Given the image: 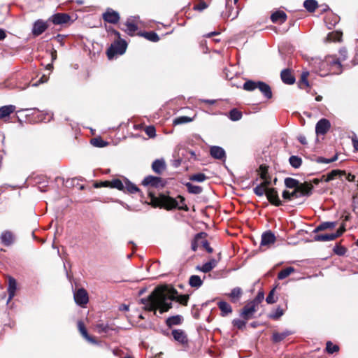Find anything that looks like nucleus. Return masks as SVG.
Wrapping results in <instances>:
<instances>
[{"label": "nucleus", "mask_w": 358, "mask_h": 358, "mask_svg": "<svg viewBox=\"0 0 358 358\" xmlns=\"http://www.w3.org/2000/svg\"><path fill=\"white\" fill-rule=\"evenodd\" d=\"M173 300L186 306L189 296L178 295V292L174 288L162 285L157 287L148 297L141 299L140 303L143 305L144 310L153 311L154 314L157 315V310H159L160 314L167 312L172 307Z\"/></svg>", "instance_id": "1"}, {"label": "nucleus", "mask_w": 358, "mask_h": 358, "mask_svg": "<svg viewBox=\"0 0 358 358\" xmlns=\"http://www.w3.org/2000/svg\"><path fill=\"white\" fill-rule=\"evenodd\" d=\"M150 203L155 207H164L169 210L178 208L181 210H188V208L185 203V199L181 196H178L177 199H173L164 195H162L157 198L154 196L152 193H150Z\"/></svg>", "instance_id": "2"}, {"label": "nucleus", "mask_w": 358, "mask_h": 358, "mask_svg": "<svg viewBox=\"0 0 358 358\" xmlns=\"http://www.w3.org/2000/svg\"><path fill=\"white\" fill-rule=\"evenodd\" d=\"M320 71L322 76L329 73H340L341 72V63L335 57H327L324 61L320 62Z\"/></svg>", "instance_id": "3"}, {"label": "nucleus", "mask_w": 358, "mask_h": 358, "mask_svg": "<svg viewBox=\"0 0 358 358\" xmlns=\"http://www.w3.org/2000/svg\"><path fill=\"white\" fill-rule=\"evenodd\" d=\"M313 186L311 183L305 182L297 189H294L292 192L285 190L282 192V198L285 200H292L294 198H299L303 196H309L312 193Z\"/></svg>", "instance_id": "4"}, {"label": "nucleus", "mask_w": 358, "mask_h": 358, "mask_svg": "<svg viewBox=\"0 0 358 358\" xmlns=\"http://www.w3.org/2000/svg\"><path fill=\"white\" fill-rule=\"evenodd\" d=\"M243 89L247 91H253L256 89H259L267 99H271L272 96L271 87L264 82L248 80L243 84Z\"/></svg>", "instance_id": "5"}, {"label": "nucleus", "mask_w": 358, "mask_h": 358, "mask_svg": "<svg viewBox=\"0 0 358 358\" xmlns=\"http://www.w3.org/2000/svg\"><path fill=\"white\" fill-rule=\"evenodd\" d=\"M127 44L124 40L115 42L107 50V56L111 59L115 55H123L127 49Z\"/></svg>", "instance_id": "6"}, {"label": "nucleus", "mask_w": 358, "mask_h": 358, "mask_svg": "<svg viewBox=\"0 0 358 358\" xmlns=\"http://www.w3.org/2000/svg\"><path fill=\"white\" fill-rule=\"evenodd\" d=\"M74 300L75 302L81 307H85V306L88 303L89 301V296L87 291L83 289L80 288L78 289L75 293H74Z\"/></svg>", "instance_id": "7"}, {"label": "nucleus", "mask_w": 358, "mask_h": 358, "mask_svg": "<svg viewBox=\"0 0 358 358\" xmlns=\"http://www.w3.org/2000/svg\"><path fill=\"white\" fill-rule=\"evenodd\" d=\"M257 303L255 301H252L247 303L241 312V316L248 320L250 319L253 314L256 312Z\"/></svg>", "instance_id": "8"}, {"label": "nucleus", "mask_w": 358, "mask_h": 358, "mask_svg": "<svg viewBox=\"0 0 358 358\" xmlns=\"http://www.w3.org/2000/svg\"><path fill=\"white\" fill-rule=\"evenodd\" d=\"M331 127L329 121L327 119H321L317 122L315 126V132L317 135L325 134Z\"/></svg>", "instance_id": "9"}, {"label": "nucleus", "mask_w": 358, "mask_h": 358, "mask_svg": "<svg viewBox=\"0 0 358 358\" xmlns=\"http://www.w3.org/2000/svg\"><path fill=\"white\" fill-rule=\"evenodd\" d=\"M103 18L106 22L116 24L120 20L119 13L111 8H108L103 14Z\"/></svg>", "instance_id": "10"}, {"label": "nucleus", "mask_w": 358, "mask_h": 358, "mask_svg": "<svg viewBox=\"0 0 358 358\" xmlns=\"http://www.w3.org/2000/svg\"><path fill=\"white\" fill-rule=\"evenodd\" d=\"M266 197L269 202L275 206H279L281 205V201L278 197V194L275 189L274 188H268L266 192Z\"/></svg>", "instance_id": "11"}, {"label": "nucleus", "mask_w": 358, "mask_h": 358, "mask_svg": "<svg viewBox=\"0 0 358 358\" xmlns=\"http://www.w3.org/2000/svg\"><path fill=\"white\" fill-rule=\"evenodd\" d=\"M48 28L47 22L42 20H36L32 28V34L35 36H38L43 33Z\"/></svg>", "instance_id": "12"}, {"label": "nucleus", "mask_w": 358, "mask_h": 358, "mask_svg": "<svg viewBox=\"0 0 358 358\" xmlns=\"http://www.w3.org/2000/svg\"><path fill=\"white\" fill-rule=\"evenodd\" d=\"M143 185L145 186L150 185L151 187H158L159 186H163V182L162 178L159 177L148 176L143 180Z\"/></svg>", "instance_id": "13"}, {"label": "nucleus", "mask_w": 358, "mask_h": 358, "mask_svg": "<svg viewBox=\"0 0 358 358\" xmlns=\"http://www.w3.org/2000/svg\"><path fill=\"white\" fill-rule=\"evenodd\" d=\"M275 241V236L271 231H267L262 234L261 246L270 247Z\"/></svg>", "instance_id": "14"}, {"label": "nucleus", "mask_w": 358, "mask_h": 358, "mask_svg": "<svg viewBox=\"0 0 358 358\" xmlns=\"http://www.w3.org/2000/svg\"><path fill=\"white\" fill-rule=\"evenodd\" d=\"M172 336L176 341L181 344H187L188 342L187 334L182 329H173Z\"/></svg>", "instance_id": "15"}, {"label": "nucleus", "mask_w": 358, "mask_h": 358, "mask_svg": "<svg viewBox=\"0 0 358 358\" xmlns=\"http://www.w3.org/2000/svg\"><path fill=\"white\" fill-rule=\"evenodd\" d=\"M217 264V260L215 259H211L210 261L206 262L201 266H196V270L206 273L212 271L214 268H215Z\"/></svg>", "instance_id": "16"}, {"label": "nucleus", "mask_w": 358, "mask_h": 358, "mask_svg": "<svg viewBox=\"0 0 358 358\" xmlns=\"http://www.w3.org/2000/svg\"><path fill=\"white\" fill-rule=\"evenodd\" d=\"M124 25L126 26V29H123L129 35H133L138 29L136 17H130L127 19Z\"/></svg>", "instance_id": "17"}, {"label": "nucleus", "mask_w": 358, "mask_h": 358, "mask_svg": "<svg viewBox=\"0 0 358 358\" xmlns=\"http://www.w3.org/2000/svg\"><path fill=\"white\" fill-rule=\"evenodd\" d=\"M210 155L217 159H225L226 153L224 150L220 146H212L210 148Z\"/></svg>", "instance_id": "18"}, {"label": "nucleus", "mask_w": 358, "mask_h": 358, "mask_svg": "<svg viewBox=\"0 0 358 358\" xmlns=\"http://www.w3.org/2000/svg\"><path fill=\"white\" fill-rule=\"evenodd\" d=\"M51 20L55 24H62L70 20V16L65 13H57L51 17Z\"/></svg>", "instance_id": "19"}, {"label": "nucleus", "mask_w": 358, "mask_h": 358, "mask_svg": "<svg viewBox=\"0 0 358 358\" xmlns=\"http://www.w3.org/2000/svg\"><path fill=\"white\" fill-rule=\"evenodd\" d=\"M280 77L282 82L287 85H292L295 82V78L289 69H284L281 71Z\"/></svg>", "instance_id": "20"}, {"label": "nucleus", "mask_w": 358, "mask_h": 358, "mask_svg": "<svg viewBox=\"0 0 358 358\" xmlns=\"http://www.w3.org/2000/svg\"><path fill=\"white\" fill-rule=\"evenodd\" d=\"M0 238L1 243L6 246L12 245L15 240L14 235L10 231H5L2 232Z\"/></svg>", "instance_id": "21"}, {"label": "nucleus", "mask_w": 358, "mask_h": 358, "mask_svg": "<svg viewBox=\"0 0 358 358\" xmlns=\"http://www.w3.org/2000/svg\"><path fill=\"white\" fill-rule=\"evenodd\" d=\"M101 185L103 187H110L124 191V184L120 179H114L111 181H105L102 182Z\"/></svg>", "instance_id": "22"}, {"label": "nucleus", "mask_w": 358, "mask_h": 358, "mask_svg": "<svg viewBox=\"0 0 358 358\" xmlns=\"http://www.w3.org/2000/svg\"><path fill=\"white\" fill-rule=\"evenodd\" d=\"M78 330L80 331V333L81 334V335L90 343H93V344H96V340L90 336L87 331V329L83 324V322L81 321H79L78 322Z\"/></svg>", "instance_id": "23"}, {"label": "nucleus", "mask_w": 358, "mask_h": 358, "mask_svg": "<svg viewBox=\"0 0 358 358\" xmlns=\"http://www.w3.org/2000/svg\"><path fill=\"white\" fill-rule=\"evenodd\" d=\"M271 20L274 23H283L287 20V15L282 10L273 13L271 16Z\"/></svg>", "instance_id": "24"}, {"label": "nucleus", "mask_w": 358, "mask_h": 358, "mask_svg": "<svg viewBox=\"0 0 358 358\" xmlns=\"http://www.w3.org/2000/svg\"><path fill=\"white\" fill-rule=\"evenodd\" d=\"M166 168L164 159H156L152 164V169L156 173L160 174Z\"/></svg>", "instance_id": "25"}, {"label": "nucleus", "mask_w": 358, "mask_h": 358, "mask_svg": "<svg viewBox=\"0 0 358 358\" xmlns=\"http://www.w3.org/2000/svg\"><path fill=\"white\" fill-rule=\"evenodd\" d=\"M291 334L292 332L289 330H285L281 333L273 332L272 339L274 343H279Z\"/></svg>", "instance_id": "26"}, {"label": "nucleus", "mask_w": 358, "mask_h": 358, "mask_svg": "<svg viewBox=\"0 0 358 358\" xmlns=\"http://www.w3.org/2000/svg\"><path fill=\"white\" fill-rule=\"evenodd\" d=\"M15 110L13 105L4 106L0 108V120L8 117Z\"/></svg>", "instance_id": "27"}, {"label": "nucleus", "mask_w": 358, "mask_h": 358, "mask_svg": "<svg viewBox=\"0 0 358 358\" xmlns=\"http://www.w3.org/2000/svg\"><path fill=\"white\" fill-rule=\"evenodd\" d=\"M338 238V234H334V233L331 234H319L314 237V240L315 241H333Z\"/></svg>", "instance_id": "28"}, {"label": "nucleus", "mask_w": 358, "mask_h": 358, "mask_svg": "<svg viewBox=\"0 0 358 358\" xmlns=\"http://www.w3.org/2000/svg\"><path fill=\"white\" fill-rule=\"evenodd\" d=\"M17 289V283L14 278H9V283H8V292L9 294L8 297V301L11 300L13 296H15V293Z\"/></svg>", "instance_id": "29"}, {"label": "nucleus", "mask_w": 358, "mask_h": 358, "mask_svg": "<svg viewBox=\"0 0 358 358\" xmlns=\"http://www.w3.org/2000/svg\"><path fill=\"white\" fill-rule=\"evenodd\" d=\"M189 284L192 287L199 288L203 285V280L199 275H193L189 279Z\"/></svg>", "instance_id": "30"}, {"label": "nucleus", "mask_w": 358, "mask_h": 358, "mask_svg": "<svg viewBox=\"0 0 358 358\" xmlns=\"http://www.w3.org/2000/svg\"><path fill=\"white\" fill-rule=\"evenodd\" d=\"M299 180L292 178H286L285 180V185L287 188H294L297 189L298 187L301 186Z\"/></svg>", "instance_id": "31"}, {"label": "nucleus", "mask_w": 358, "mask_h": 358, "mask_svg": "<svg viewBox=\"0 0 358 358\" xmlns=\"http://www.w3.org/2000/svg\"><path fill=\"white\" fill-rule=\"evenodd\" d=\"M217 305L222 312V316H225L232 312L231 306L225 301H220Z\"/></svg>", "instance_id": "32"}, {"label": "nucleus", "mask_w": 358, "mask_h": 358, "mask_svg": "<svg viewBox=\"0 0 358 358\" xmlns=\"http://www.w3.org/2000/svg\"><path fill=\"white\" fill-rule=\"evenodd\" d=\"M182 321V316L175 315V316L169 317V318H167L166 323L167 326L171 327L173 325H178V324H181Z\"/></svg>", "instance_id": "33"}, {"label": "nucleus", "mask_w": 358, "mask_h": 358, "mask_svg": "<svg viewBox=\"0 0 358 358\" xmlns=\"http://www.w3.org/2000/svg\"><path fill=\"white\" fill-rule=\"evenodd\" d=\"M242 295V289L240 287L234 288L229 294V296L233 302L237 301Z\"/></svg>", "instance_id": "34"}, {"label": "nucleus", "mask_w": 358, "mask_h": 358, "mask_svg": "<svg viewBox=\"0 0 358 358\" xmlns=\"http://www.w3.org/2000/svg\"><path fill=\"white\" fill-rule=\"evenodd\" d=\"M335 226H336V222H322L315 229L314 232H317V231L325 230L327 229H332V228L335 227Z\"/></svg>", "instance_id": "35"}, {"label": "nucleus", "mask_w": 358, "mask_h": 358, "mask_svg": "<svg viewBox=\"0 0 358 358\" xmlns=\"http://www.w3.org/2000/svg\"><path fill=\"white\" fill-rule=\"evenodd\" d=\"M317 6V2L315 0H306L303 2V6L309 12H314Z\"/></svg>", "instance_id": "36"}, {"label": "nucleus", "mask_w": 358, "mask_h": 358, "mask_svg": "<svg viewBox=\"0 0 358 358\" xmlns=\"http://www.w3.org/2000/svg\"><path fill=\"white\" fill-rule=\"evenodd\" d=\"M345 172L340 170H333L331 172L328 173L325 181L329 182L331 180H334L336 177L344 175Z\"/></svg>", "instance_id": "37"}, {"label": "nucleus", "mask_w": 358, "mask_h": 358, "mask_svg": "<svg viewBox=\"0 0 358 358\" xmlns=\"http://www.w3.org/2000/svg\"><path fill=\"white\" fill-rule=\"evenodd\" d=\"M185 186L187 190L191 194H199L202 192V187L198 185H193L190 182H187Z\"/></svg>", "instance_id": "38"}, {"label": "nucleus", "mask_w": 358, "mask_h": 358, "mask_svg": "<svg viewBox=\"0 0 358 358\" xmlns=\"http://www.w3.org/2000/svg\"><path fill=\"white\" fill-rule=\"evenodd\" d=\"M342 38V33L340 31H333L329 33L327 36L328 41L336 42L340 41Z\"/></svg>", "instance_id": "39"}, {"label": "nucleus", "mask_w": 358, "mask_h": 358, "mask_svg": "<svg viewBox=\"0 0 358 358\" xmlns=\"http://www.w3.org/2000/svg\"><path fill=\"white\" fill-rule=\"evenodd\" d=\"M268 182H264L259 185H257L255 188H254V192L257 196H263L264 194H266L267 189L266 188L268 185Z\"/></svg>", "instance_id": "40"}, {"label": "nucleus", "mask_w": 358, "mask_h": 358, "mask_svg": "<svg viewBox=\"0 0 358 358\" xmlns=\"http://www.w3.org/2000/svg\"><path fill=\"white\" fill-rule=\"evenodd\" d=\"M289 162L292 167L298 169L302 164V159L298 156L292 155L289 157Z\"/></svg>", "instance_id": "41"}, {"label": "nucleus", "mask_w": 358, "mask_h": 358, "mask_svg": "<svg viewBox=\"0 0 358 358\" xmlns=\"http://www.w3.org/2000/svg\"><path fill=\"white\" fill-rule=\"evenodd\" d=\"M294 271V268L293 267H287L282 271H280L278 274V278L279 280H283L288 277L291 273Z\"/></svg>", "instance_id": "42"}, {"label": "nucleus", "mask_w": 358, "mask_h": 358, "mask_svg": "<svg viewBox=\"0 0 358 358\" xmlns=\"http://www.w3.org/2000/svg\"><path fill=\"white\" fill-rule=\"evenodd\" d=\"M124 191H127L129 193L134 194L139 192V189L134 184L131 183L129 180H125L124 182Z\"/></svg>", "instance_id": "43"}, {"label": "nucleus", "mask_w": 358, "mask_h": 358, "mask_svg": "<svg viewBox=\"0 0 358 358\" xmlns=\"http://www.w3.org/2000/svg\"><path fill=\"white\" fill-rule=\"evenodd\" d=\"M229 117L232 121H238L241 119L242 113L237 109L234 108L230 110Z\"/></svg>", "instance_id": "44"}, {"label": "nucleus", "mask_w": 358, "mask_h": 358, "mask_svg": "<svg viewBox=\"0 0 358 358\" xmlns=\"http://www.w3.org/2000/svg\"><path fill=\"white\" fill-rule=\"evenodd\" d=\"M142 36H143L146 39L152 42H157L159 40V37L154 31L144 32L142 34Z\"/></svg>", "instance_id": "45"}, {"label": "nucleus", "mask_w": 358, "mask_h": 358, "mask_svg": "<svg viewBox=\"0 0 358 358\" xmlns=\"http://www.w3.org/2000/svg\"><path fill=\"white\" fill-rule=\"evenodd\" d=\"M189 179L192 181L201 182L205 181L207 179V176L202 173H196L194 175H192L189 177Z\"/></svg>", "instance_id": "46"}, {"label": "nucleus", "mask_w": 358, "mask_h": 358, "mask_svg": "<svg viewBox=\"0 0 358 358\" xmlns=\"http://www.w3.org/2000/svg\"><path fill=\"white\" fill-rule=\"evenodd\" d=\"M192 121V118H191V117H189L187 116H180V117L176 118L173 120V124L177 125V124L188 123Z\"/></svg>", "instance_id": "47"}, {"label": "nucleus", "mask_w": 358, "mask_h": 358, "mask_svg": "<svg viewBox=\"0 0 358 358\" xmlns=\"http://www.w3.org/2000/svg\"><path fill=\"white\" fill-rule=\"evenodd\" d=\"M327 352L329 354H333L339 350V347L337 345L333 344L331 341H328L326 344Z\"/></svg>", "instance_id": "48"}, {"label": "nucleus", "mask_w": 358, "mask_h": 358, "mask_svg": "<svg viewBox=\"0 0 358 358\" xmlns=\"http://www.w3.org/2000/svg\"><path fill=\"white\" fill-rule=\"evenodd\" d=\"M226 6H227V13L224 14V17H231V20H234L235 19L237 16H238V11H236L234 13H232V10L233 8H231L229 5V3L227 2V4H226Z\"/></svg>", "instance_id": "49"}, {"label": "nucleus", "mask_w": 358, "mask_h": 358, "mask_svg": "<svg viewBox=\"0 0 358 358\" xmlns=\"http://www.w3.org/2000/svg\"><path fill=\"white\" fill-rule=\"evenodd\" d=\"M95 328H96L97 332L99 334L106 333L109 329L108 325L107 324H104V323L97 324L96 325Z\"/></svg>", "instance_id": "50"}, {"label": "nucleus", "mask_w": 358, "mask_h": 358, "mask_svg": "<svg viewBox=\"0 0 358 358\" xmlns=\"http://www.w3.org/2000/svg\"><path fill=\"white\" fill-rule=\"evenodd\" d=\"M275 288L271 289L266 299V301L268 304L274 303L276 301V297L275 296Z\"/></svg>", "instance_id": "51"}, {"label": "nucleus", "mask_w": 358, "mask_h": 358, "mask_svg": "<svg viewBox=\"0 0 358 358\" xmlns=\"http://www.w3.org/2000/svg\"><path fill=\"white\" fill-rule=\"evenodd\" d=\"M145 132L150 138H154L156 136V129L154 126L146 127Z\"/></svg>", "instance_id": "52"}, {"label": "nucleus", "mask_w": 358, "mask_h": 358, "mask_svg": "<svg viewBox=\"0 0 358 358\" xmlns=\"http://www.w3.org/2000/svg\"><path fill=\"white\" fill-rule=\"evenodd\" d=\"M336 159H337V156H334L331 159H326V158H324V157H318L317 159V162L318 163L329 164V163L335 162Z\"/></svg>", "instance_id": "53"}, {"label": "nucleus", "mask_w": 358, "mask_h": 358, "mask_svg": "<svg viewBox=\"0 0 358 358\" xmlns=\"http://www.w3.org/2000/svg\"><path fill=\"white\" fill-rule=\"evenodd\" d=\"M91 143L93 145L96 147H103L106 145L101 138H93L91 140Z\"/></svg>", "instance_id": "54"}, {"label": "nucleus", "mask_w": 358, "mask_h": 358, "mask_svg": "<svg viewBox=\"0 0 358 358\" xmlns=\"http://www.w3.org/2000/svg\"><path fill=\"white\" fill-rule=\"evenodd\" d=\"M208 6V5L206 2L200 1V3L199 4L196 5L194 7V9L196 10H199V11H202L204 9L207 8Z\"/></svg>", "instance_id": "55"}, {"label": "nucleus", "mask_w": 358, "mask_h": 358, "mask_svg": "<svg viewBox=\"0 0 358 358\" xmlns=\"http://www.w3.org/2000/svg\"><path fill=\"white\" fill-rule=\"evenodd\" d=\"M283 315V310L280 308H278L275 313L270 315V317L273 319H278Z\"/></svg>", "instance_id": "56"}, {"label": "nucleus", "mask_w": 358, "mask_h": 358, "mask_svg": "<svg viewBox=\"0 0 358 358\" xmlns=\"http://www.w3.org/2000/svg\"><path fill=\"white\" fill-rule=\"evenodd\" d=\"M299 86L301 89H304L306 87H308L309 86L308 78L306 77H304L301 75V80L299 83Z\"/></svg>", "instance_id": "57"}, {"label": "nucleus", "mask_w": 358, "mask_h": 358, "mask_svg": "<svg viewBox=\"0 0 358 358\" xmlns=\"http://www.w3.org/2000/svg\"><path fill=\"white\" fill-rule=\"evenodd\" d=\"M233 324L238 329H242L245 326V322L239 319L234 320Z\"/></svg>", "instance_id": "58"}, {"label": "nucleus", "mask_w": 358, "mask_h": 358, "mask_svg": "<svg viewBox=\"0 0 358 358\" xmlns=\"http://www.w3.org/2000/svg\"><path fill=\"white\" fill-rule=\"evenodd\" d=\"M202 246L206 250V251L208 253H212L213 250V248L209 245V243L207 241H202Z\"/></svg>", "instance_id": "59"}, {"label": "nucleus", "mask_w": 358, "mask_h": 358, "mask_svg": "<svg viewBox=\"0 0 358 358\" xmlns=\"http://www.w3.org/2000/svg\"><path fill=\"white\" fill-rule=\"evenodd\" d=\"M352 141L355 150L358 151V139L355 134L352 136Z\"/></svg>", "instance_id": "60"}, {"label": "nucleus", "mask_w": 358, "mask_h": 358, "mask_svg": "<svg viewBox=\"0 0 358 358\" xmlns=\"http://www.w3.org/2000/svg\"><path fill=\"white\" fill-rule=\"evenodd\" d=\"M264 295L263 292H259L256 299L254 300L257 303V306L264 299Z\"/></svg>", "instance_id": "61"}, {"label": "nucleus", "mask_w": 358, "mask_h": 358, "mask_svg": "<svg viewBox=\"0 0 358 358\" xmlns=\"http://www.w3.org/2000/svg\"><path fill=\"white\" fill-rule=\"evenodd\" d=\"M199 236H200L199 234H197L195 238V240H194L192 243V250L193 251H196L197 250V248H198L197 238H199Z\"/></svg>", "instance_id": "62"}, {"label": "nucleus", "mask_w": 358, "mask_h": 358, "mask_svg": "<svg viewBox=\"0 0 358 358\" xmlns=\"http://www.w3.org/2000/svg\"><path fill=\"white\" fill-rule=\"evenodd\" d=\"M298 140L299 141L303 144V145H306L307 144V141H306V138L305 136L303 135H300L298 136Z\"/></svg>", "instance_id": "63"}, {"label": "nucleus", "mask_w": 358, "mask_h": 358, "mask_svg": "<svg viewBox=\"0 0 358 358\" xmlns=\"http://www.w3.org/2000/svg\"><path fill=\"white\" fill-rule=\"evenodd\" d=\"M260 169L262 170L261 178L263 179H266V169H265V167H263L262 166H260Z\"/></svg>", "instance_id": "64"}]
</instances>
